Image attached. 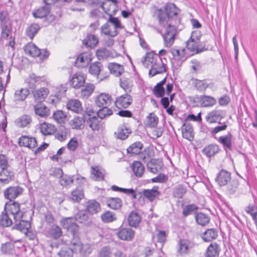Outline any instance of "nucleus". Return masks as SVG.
Listing matches in <instances>:
<instances>
[{
    "label": "nucleus",
    "mask_w": 257,
    "mask_h": 257,
    "mask_svg": "<svg viewBox=\"0 0 257 257\" xmlns=\"http://www.w3.org/2000/svg\"><path fill=\"white\" fill-rule=\"evenodd\" d=\"M180 10L173 3H169L163 7L156 8L153 16L159 21V25L163 28L162 36L164 45L170 47L174 43L176 29L175 25L180 23L179 15Z\"/></svg>",
    "instance_id": "f257e3e1"
},
{
    "label": "nucleus",
    "mask_w": 257,
    "mask_h": 257,
    "mask_svg": "<svg viewBox=\"0 0 257 257\" xmlns=\"http://www.w3.org/2000/svg\"><path fill=\"white\" fill-rule=\"evenodd\" d=\"M8 208L16 223L13 229L20 230L28 235L31 225L29 221L25 220L26 212L21 208L20 204L14 202L8 205Z\"/></svg>",
    "instance_id": "f03ea898"
},
{
    "label": "nucleus",
    "mask_w": 257,
    "mask_h": 257,
    "mask_svg": "<svg viewBox=\"0 0 257 257\" xmlns=\"http://www.w3.org/2000/svg\"><path fill=\"white\" fill-rule=\"evenodd\" d=\"M142 61L144 66L151 68L149 75L151 77L162 74L166 71L165 64L160 56L153 52L147 53Z\"/></svg>",
    "instance_id": "7ed1b4c3"
},
{
    "label": "nucleus",
    "mask_w": 257,
    "mask_h": 257,
    "mask_svg": "<svg viewBox=\"0 0 257 257\" xmlns=\"http://www.w3.org/2000/svg\"><path fill=\"white\" fill-rule=\"evenodd\" d=\"M200 37L198 31H193L190 39L186 42L187 49L195 53L203 51L205 48L200 44Z\"/></svg>",
    "instance_id": "20e7f679"
},
{
    "label": "nucleus",
    "mask_w": 257,
    "mask_h": 257,
    "mask_svg": "<svg viewBox=\"0 0 257 257\" xmlns=\"http://www.w3.org/2000/svg\"><path fill=\"white\" fill-rule=\"evenodd\" d=\"M61 223L64 228L71 233L72 235H79V226L74 222V219L72 217L63 218L61 220Z\"/></svg>",
    "instance_id": "39448f33"
},
{
    "label": "nucleus",
    "mask_w": 257,
    "mask_h": 257,
    "mask_svg": "<svg viewBox=\"0 0 257 257\" xmlns=\"http://www.w3.org/2000/svg\"><path fill=\"white\" fill-rule=\"evenodd\" d=\"M23 191L24 189L18 185L10 186L5 190L4 197L5 198L12 201L22 195Z\"/></svg>",
    "instance_id": "423d86ee"
},
{
    "label": "nucleus",
    "mask_w": 257,
    "mask_h": 257,
    "mask_svg": "<svg viewBox=\"0 0 257 257\" xmlns=\"http://www.w3.org/2000/svg\"><path fill=\"white\" fill-rule=\"evenodd\" d=\"M132 96L128 93H125L116 98L114 104L118 109L126 108L132 104Z\"/></svg>",
    "instance_id": "0eeeda50"
},
{
    "label": "nucleus",
    "mask_w": 257,
    "mask_h": 257,
    "mask_svg": "<svg viewBox=\"0 0 257 257\" xmlns=\"http://www.w3.org/2000/svg\"><path fill=\"white\" fill-rule=\"evenodd\" d=\"M14 173L10 169V167L2 169L0 171V183L7 184L14 180Z\"/></svg>",
    "instance_id": "6e6552de"
},
{
    "label": "nucleus",
    "mask_w": 257,
    "mask_h": 257,
    "mask_svg": "<svg viewBox=\"0 0 257 257\" xmlns=\"http://www.w3.org/2000/svg\"><path fill=\"white\" fill-rule=\"evenodd\" d=\"M135 231L131 228H122L117 232V237L121 240L131 241L134 238Z\"/></svg>",
    "instance_id": "1a4fd4ad"
},
{
    "label": "nucleus",
    "mask_w": 257,
    "mask_h": 257,
    "mask_svg": "<svg viewBox=\"0 0 257 257\" xmlns=\"http://www.w3.org/2000/svg\"><path fill=\"white\" fill-rule=\"evenodd\" d=\"M112 103L111 96L107 93H101L95 99L96 105L99 107L109 106Z\"/></svg>",
    "instance_id": "9d476101"
},
{
    "label": "nucleus",
    "mask_w": 257,
    "mask_h": 257,
    "mask_svg": "<svg viewBox=\"0 0 257 257\" xmlns=\"http://www.w3.org/2000/svg\"><path fill=\"white\" fill-rule=\"evenodd\" d=\"M230 180V173L224 170L219 171L215 178L216 182L220 186H225Z\"/></svg>",
    "instance_id": "9b49d317"
},
{
    "label": "nucleus",
    "mask_w": 257,
    "mask_h": 257,
    "mask_svg": "<svg viewBox=\"0 0 257 257\" xmlns=\"http://www.w3.org/2000/svg\"><path fill=\"white\" fill-rule=\"evenodd\" d=\"M63 234L61 228L56 224L51 225L47 228L46 231V234L47 237L54 239L59 238Z\"/></svg>",
    "instance_id": "f8f14e48"
},
{
    "label": "nucleus",
    "mask_w": 257,
    "mask_h": 257,
    "mask_svg": "<svg viewBox=\"0 0 257 257\" xmlns=\"http://www.w3.org/2000/svg\"><path fill=\"white\" fill-rule=\"evenodd\" d=\"M85 81L84 75L80 72L75 73L70 80L71 85L74 88H79L82 86Z\"/></svg>",
    "instance_id": "ddd939ff"
},
{
    "label": "nucleus",
    "mask_w": 257,
    "mask_h": 257,
    "mask_svg": "<svg viewBox=\"0 0 257 257\" xmlns=\"http://www.w3.org/2000/svg\"><path fill=\"white\" fill-rule=\"evenodd\" d=\"M178 245V251L181 254H188L194 246L193 242L187 239L180 240Z\"/></svg>",
    "instance_id": "4468645a"
},
{
    "label": "nucleus",
    "mask_w": 257,
    "mask_h": 257,
    "mask_svg": "<svg viewBox=\"0 0 257 257\" xmlns=\"http://www.w3.org/2000/svg\"><path fill=\"white\" fill-rule=\"evenodd\" d=\"M91 61V56L88 53L80 54L75 60V66L78 67L87 66Z\"/></svg>",
    "instance_id": "2eb2a0df"
},
{
    "label": "nucleus",
    "mask_w": 257,
    "mask_h": 257,
    "mask_svg": "<svg viewBox=\"0 0 257 257\" xmlns=\"http://www.w3.org/2000/svg\"><path fill=\"white\" fill-rule=\"evenodd\" d=\"M19 145L20 146L26 147L33 149L37 146V143L35 138L23 136L20 138Z\"/></svg>",
    "instance_id": "dca6fc26"
},
{
    "label": "nucleus",
    "mask_w": 257,
    "mask_h": 257,
    "mask_svg": "<svg viewBox=\"0 0 257 257\" xmlns=\"http://www.w3.org/2000/svg\"><path fill=\"white\" fill-rule=\"evenodd\" d=\"M182 137L191 141L194 139V133L192 125L190 123L186 122L184 123L181 128Z\"/></svg>",
    "instance_id": "f3484780"
},
{
    "label": "nucleus",
    "mask_w": 257,
    "mask_h": 257,
    "mask_svg": "<svg viewBox=\"0 0 257 257\" xmlns=\"http://www.w3.org/2000/svg\"><path fill=\"white\" fill-rule=\"evenodd\" d=\"M9 204H6L5 209L1 213L0 215V224L3 227H9L11 226L13 223L12 220L9 217V213L11 214L8 208V205Z\"/></svg>",
    "instance_id": "a211bd4d"
},
{
    "label": "nucleus",
    "mask_w": 257,
    "mask_h": 257,
    "mask_svg": "<svg viewBox=\"0 0 257 257\" xmlns=\"http://www.w3.org/2000/svg\"><path fill=\"white\" fill-rule=\"evenodd\" d=\"M142 221L140 214L136 211H132L128 215L127 222L130 226L137 227Z\"/></svg>",
    "instance_id": "6ab92c4d"
},
{
    "label": "nucleus",
    "mask_w": 257,
    "mask_h": 257,
    "mask_svg": "<svg viewBox=\"0 0 257 257\" xmlns=\"http://www.w3.org/2000/svg\"><path fill=\"white\" fill-rule=\"evenodd\" d=\"M232 135L231 133H228L226 135L219 137L217 141L222 145L224 150L227 151V150H232Z\"/></svg>",
    "instance_id": "aec40b11"
},
{
    "label": "nucleus",
    "mask_w": 257,
    "mask_h": 257,
    "mask_svg": "<svg viewBox=\"0 0 257 257\" xmlns=\"http://www.w3.org/2000/svg\"><path fill=\"white\" fill-rule=\"evenodd\" d=\"M220 148L218 145L212 144L204 147L203 149L202 152L208 158H211L214 156L220 151Z\"/></svg>",
    "instance_id": "412c9836"
},
{
    "label": "nucleus",
    "mask_w": 257,
    "mask_h": 257,
    "mask_svg": "<svg viewBox=\"0 0 257 257\" xmlns=\"http://www.w3.org/2000/svg\"><path fill=\"white\" fill-rule=\"evenodd\" d=\"M199 102L203 107H209L214 106L216 103V100L211 96L202 95L198 98Z\"/></svg>",
    "instance_id": "4be33fe9"
},
{
    "label": "nucleus",
    "mask_w": 257,
    "mask_h": 257,
    "mask_svg": "<svg viewBox=\"0 0 257 257\" xmlns=\"http://www.w3.org/2000/svg\"><path fill=\"white\" fill-rule=\"evenodd\" d=\"M85 119L84 117L76 116L69 121V124L74 130H82L85 127Z\"/></svg>",
    "instance_id": "5701e85b"
},
{
    "label": "nucleus",
    "mask_w": 257,
    "mask_h": 257,
    "mask_svg": "<svg viewBox=\"0 0 257 257\" xmlns=\"http://www.w3.org/2000/svg\"><path fill=\"white\" fill-rule=\"evenodd\" d=\"M68 109L77 113H80L82 110V106L81 102L78 99H70L67 103Z\"/></svg>",
    "instance_id": "b1692460"
},
{
    "label": "nucleus",
    "mask_w": 257,
    "mask_h": 257,
    "mask_svg": "<svg viewBox=\"0 0 257 257\" xmlns=\"http://www.w3.org/2000/svg\"><path fill=\"white\" fill-rule=\"evenodd\" d=\"M95 86L92 83H86L81 88L80 97L83 99H87L93 93Z\"/></svg>",
    "instance_id": "393cba45"
},
{
    "label": "nucleus",
    "mask_w": 257,
    "mask_h": 257,
    "mask_svg": "<svg viewBox=\"0 0 257 257\" xmlns=\"http://www.w3.org/2000/svg\"><path fill=\"white\" fill-rule=\"evenodd\" d=\"M101 33L112 37H115L118 34L117 31L107 22L101 27Z\"/></svg>",
    "instance_id": "a878e982"
},
{
    "label": "nucleus",
    "mask_w": 257,
    "mask_h": 257,
    "mask_svg": "<svg viewBox=\"0 0 257 257\" xmlns=\"http://www.w3.org/2000/svg\"><path fill=\"white\" fill-rule=\"evenodd\" d=\"M220 248L218 244L215 242L211 243L207 248L206 257H216L219 255Z\"/></svg>",
    "instance_id": "bb28decb"
},
{
    "label": "nucleus",
    "mask_w": 257,
    "mask_h": 257,
    "mask_svg": "<svg viewBox=\"0 0 257 257\" xmlns=\"http://www.w3.org/2000/svg\"><path fill=\"white\" fill-rule=\"evenodd\" d=\"M131 131L124 125H121L118 126L116 132L114 133L115 137L120 140H125L127 138Z\"/></svg>",
    "instance_id": "cd10ccee"
},
{
    "label": "nucleus",
    "mask_w": 257,
    "mask_h": 257,
    "mask_svg": "<svg viewBox=\"0 0 257 257\" xmlns=\"http://www.w3.org/2000/svg\"><path fill=\"white\" fill-rule=\"evenodd\" d=\"M100 205L98 202L95 200H91L86 203V210L90 214H96L100 211Z\"/></svg>",
    "instance_id": "c85d7f7f"
},
{
    "label": "nucleus",
    "mask_w": 257,
    "mask_h": 257,
    "mask_svg": "<svg viewBox=\"0 0 257 257\" xmlns=\"http://www.w3.org/2000/svg\"><path fill=\"white\" fill-rule=\"evenodd\" d=\"M35 113L42 117H46L49 115V109L45 105L39 103L34 106Z\"/></svg>",
    "instance_id": "c756f323"
},
{
    "label": "nucleus",
    "mask_w": 257,
    "mask_h": 257,
    "mask_svg": "<svg viewBox=\"0 0 257 257\" xmlns=\"http://www.w3.org/2000/svg\"><path fill=\"white\" fill-rule=\"evenodd\" d=\"M144 145L140 142H137L132 144L127 149V153L131 155V156L136 155L139 154L142 149H143Z\"/></svg>",
    "instance_id": "7c9ffc66"
},
{
    "label": "nucleus",
    "mask_w": 257,
    "mask_h": 257,
    "mask_svg": "<svg viewBox=\"0 0 257 257\" xmlns=\"http://www.w3.org/2000/svg\"><path fill=\"white\" fill-rule=\"evenodd\" d=\"M24 50L26 54L33 57H38L41 54V50L33 43H29L26 45Z\"/></svg>",
    "instance_id": "2f4dec72"
},
{
    "label": "nucleus",
    "mask_w": 257,
    "mask_h": 257,
    "mask_svg": "<svg viewBox=\"0 0 257 257\" xmlns=\"http://www.w3.org/2000/svg\"><path fill=\"white\" fill-rule=\"evenodd\" d=\"M131 168L134 174L136 177L140 178L143 176L145 171V168L140 162H134L131 166Z\"/></svg>",
    "instance_id": "473e14b6"
},
{
    "label": "nucleus",
    "mask_w": 257,
    "mask_h": 257,
    "mask_svg": "<svg viewBox=\"0 0 257 257\" xmlns=\"http://www.w3.org/2000/svg\"><path fill=\"white\" fill-rule=\"evenodd\" d=\"M87 125L89 126L93 131H98L100 127V121L96 116L89 117L86 120Z\"/></svg>",
    "instance_id": "72a5a7b5"
},
{
    "label": "nucleus",
    "mask_w": 257,
    "mask_h": 257,
    "mask_svg": "<svg viewBox=\"0 0 257 257\" xmlns=\"http://www.w3.org/2000/svg\"><path fill=\"white\" fill-rule=\"evenodd\" d=\"M222 118L221 111L218 110H214L208 113L206 117V120L209 123L216 122Z\"/></svg>",
    "instance_id": "f704fd0d"
},
{
    "label": "nucleus",
    "mask_w": 257,
    "mask_h": 257,
    "mask_svg": "<svg viewBox=\"0 0 257 257\" xmlns=\"http://www.w3.org/2000/svg\"><path fill=\"white\" fill-rule=\"evenodd\" d=\"M98 43V38L93 34H88L83 40V43L87 47L91 48L95 47Z\"/></svg>",
    "instance_id": "c9c22d12"
},
{
    "label": "nucleus",
    "mask_w": 257,
    "mask_h": 257,
    "mask_svg": "<svg viewBox=\"0 0 257 257\" xmlns=\"http://www.w3.org/2000/svg\"><path fill=\"white\" fill-rule=\"evenodd\" d=\"M218 236V231L215 229H208L202 235V238L206 242L215 239Z\"/></svg>",
    "instance_id": "e433bc0d"
},
{
    "label": "nucleus",
    "mask_w": 257,
    "mask_h": 257,
    "mask_svg": "<svg viewBox=\"0 0 257 257\" xmlns=\"http://www.w3.org/2000/svg\"><path fill=\"white\" fill-rule=\"evenodd\" d=\"M56 131L55 126L50 123L44 122L40 125V132L44 135H51Z\"/></svg>",
    "instance_id": "4c0bfd02"
},
{
    "label": "nucleus",
    "mask_w": 257,
    "mask_h": 257,
    "mask_svg": "<svg viewBox=\"0 0 257 257\" xmlns=\"http://www.w3.org/2000/svg\"><path fill=\"white\" fill-rule=\"evenodd\" d=\"M29 94V90L27 88H21L17 90L14 94V100L16 102L24 101Z\"/></svg>",
    "instance_id": "58836bf2"
},
{
    "label": "nucleus",
    "mask_w": 257,
    "mask_h": 257,
    "mask_svg": "<svg viewBox=\"0 0 257 257\" xmlns=\"http://www.w3.org/2000/svg\"><path fill=\"white\" fill-rule=\"evenodd\" d=\"M194 87L200 92H205L207 88L209 87V84L207 83L206 80H199L195 79L193 81Z\"/></svg>",
    "instance_id": "ea45409f"
},
{
    "label": "nucleus",
    "mask_w": 257,
    "mask_h": 257,
    "mask_svg": "<svg viewBox=\"0 0 257 257\" xmlns=\"http://www.w3.org/2000/svg\"><path fill=\"white\" fill-rule=\"evenodd\" d=\"M107 205L114 210H117L122 206V201L119 198H110L106 201Z\"/></svg>",
    "instance_id": "a19ab883"
},
{
    "label": "nucleus",
    "mask_w": 257,
    "mask_h": 257,
    "mask_svg": "<svg viewBox=\"0 0 257 257\" xmlns=\"http://www.w3.org/2000/svg\"><path fill=\"white\" fill-rule=\"evenodd\" d=\"M104 170L98 166L91 167V173L95 180H102L104 178Z\"/></svg>",
    "instance_id": "79ce46f5"
},
{
    "label": "nucleus",
    "mask_w": 257,
    "mask_h": 257,
    "mask_svg": "<svg viewBox=\"0 0 257 257\" xmlns=\"http://www.w3.org/2000/svg\"><path fill=\"white\" fill-rule=\"evenodd\" d=\"M102 70V65L99 62H95L91 63L89 68V73L95 76H98Z\"/></svg>",
    "instance_id": "37998d69"
},
{
    "label": "nucleus",
    "mask_w": 257,
    "mask_h": 257,
    "mask_svg": "<svg viewBox=\"0 0 257 257\" xmlns=\"http://www.w3.org/2000/svg\"><path fill=\"white\" fill-rule=\"evenodd\" d=\"M120 86L126 93H129L132 90L133 82L130 79L122 77L120 78Z\"/></svg>",
    "instance_id": "c03bdc74"
},
{
    "label": "nucleus",
    "mask_w": 257,
    "mask_h": 257,
    "mask_svg": "<svg viewBox=\"0 0 257 257\" xmlns=\"http://www.w3.org/2000/svg\"><path fill=\"white\" fill-rule=\"evenodd\" d=\"M226 185L227 193L229 195L233 194L238 187L239 182L236 179L230 180Z\"/></svg>",
    "instance_id": "a18cd8bd"
},
{
    "label": "nucleus",
    "mask_w": 257,
    "mask_h": 257,
    "mask_svg": "<svg viewBox=\"0 0 257 257\" xmlns=\"http://www.w3.org/2000/svg\"><path fill=\"white\" fill-rule=\"evenodd\" d=\"M144 196L151 201H153L155 198L158 196L160 193L158 190V188L154 187L152 189L145 190L143 192Z\"/></svg>",
    "instance_id": "49530a36"
},
{
    "label": "nucleus",
    "mask_w": 257,
    "mask_h": 257,
    "mask_svg": "<svg viewBox=\"0 0 257 257\" xmlns=\"http://www.w3.org/2000/svg\"><path fill=\"white\" fill-rule=\"evenodd\" d=\"M49 93V91L47 88L42 87L36 90L34 94V96L36 100L41 101L47 96Z\"/></svg>",
    "instance_id": "de8ad7c7"
},
{
    "label": "nucleus",
    "mask_w": 257,
    "mask_h": 257,
    "mask_svg": "<svg viewBox=\"0 0 257 257\" xmlns=\"http://www.w3.org/2000/svg\"><path fill=\"white\" fill-rule=\"evenodd\" d=\"M31 121L32 119L29 115H23L15 121V123L17 126L24 127L27 126Z\"/></svg>",
    "instance_id": "09e8293b"
},
{
    "label": "nucleus",
    "mask_w": 257,
    "mask_h": 257,
    "mask_svg": "<svg viewBox=\"0 0 257 257\" xmlns=\"http://www.w3.org/2000/svg\"><path fill=\"white\" fill-rule=\"evenodd\" d=\"M108 68L110 73L116 76L120 75L123 71L122 65L115 63H110L108 65Z\"/></svg>",
    "instance_id": "8fccbe9b"
},
{
    "label": "nucleus",
    "mask_w": 257,
    "mask_h": 257,
    "mask_svg": "<svg viewBox=\"0 0 257 257\" xmlns=\"http://www.w3.org/2000/svg\"><path fill=\"white\" fill-rule=\"evenodd\" d=\"M40 30L39 26L37 24H32L26 29V34L31 39H33Z\"/></svg>",
    "instance_id": "3c124183"
},
{
    "label": "nucleus",
    "mask_w": 257,
    "mask_h": 257,
    "mask_svg": "<svg viewBox=\"0 0 257 257\" xmlns=\"http://www.w3.org/2000/svg\"><path fill=\"white\" fill-rule=\"evenodd\" d=\"M102 221L104 223L112 222L116 220V217L115 213L106 211L103 213L101 215Z\"/></svg>",
    "instance_id": "603ef678"
},
{
    "label": "nucleus",
    "mask_w": 257,
    "mask_h": 257,
    "mask_svg": "<svg viewBox=\"0 0 257 257\" xmlns=\"http://www.w3.org/2000/svg\"><path fill=\"white\" fill-rule=\"evenodd\" d=\"M158 122V117L153 113H150L147 117L146 125L150 127H156Z\"/></svg>",
    "instance_id": "864d4df0"
},
{
    "label": "nucleus",
    "mask_w": 257,
    "mask_h": 257,
    "mask_svg": "<svg viewBox=\"0 0 257 257\" xmlns=\"http://www.w3.org/2000/svg\"><path fill=\"white\" fill-rule=\"evenodd\" d=\"M195 219L197 223L202 226H204L209 223V218L203 213H197L195 215Z\"/></svg>",
    "instance_id": "5fc2aeb1"
},
{
    "label": "nucleus",
    "mask_w": 257,
    "mask_h": 257,
    "mask_svg": "<svg viewBox=\"0 0 257 257\" xmlns=\"http://www.w3.org/2000/svg\"><path fill=\"white\" fill-rule=\"evenodd\" d=\"M84 197L83 191L79 188H76L71 192V199L74 202H79Z\"/></svg>",
    "instance_id": "6e6d98bb"
},
{
    "label": "nucleus",
    "mask_w": 257,
    "mask_h": 257,
    "mask_svg": "<svg viewBox=\"0 0 257 257\" xmlns=\"http://www.w3.org/2000/svg\"><path fill=\"white\" fill-rule=\"evenodd\" d=\"M53 119L59 123H64L65 122L66 115L62 110H58L53 113Z\"/></svg>",
    "instance_id": "4d7b16f0"
},
{
    "label": "nucleus",
    "mask_w": 257,
    "mask_h": 257,
    "mask_svg": "<svg viewBox=\"0 0 257 257\" xmlns=\"http://www.w3.org/2000/svg\"><path fill=\"white\" fill-rule=\"evenodd\" d=\"M111 189L114 191H119L127 195H131L134 199L137 197L136 193L133 189L122 188L115 185H113L111 186Z\"/></svg>",
    "instance_id": "13d9d810"
},
{
    "label": "nucleus",
    "mask_w": 257,
    "mask_h": 257,
    "mask_svg": "<svg viewBox=\"0 0 257 257\" xmlns=\"http://www.w3.org/2000/svg\"><path fill=\"white\" fill-rule=\"evenodd\" d=\"M73 250L67 246H62L58 252L59 257H73Z\"/></svg>",
    "instance_id": "bf43d9fd"
},
{
    "label": "nucleus",
    "mask_w": 257,
    "mask_h": 257,
    "mask_svg": "<svg viewBox=\"0 0 257 257\" xmlns=\"http://www.w3.org/2000/svg\"><path fill=\"white\" fill-rule=\"evenodd\" d=\"M187 192L186 188L182 185H179L174 189L173 196L177 198H182Z\"/></svg>",
    "instance_id": "052dcab7"
},
{
    "label": "nucleus",
    "mask_w": 257,
    "mask_h": 257,
    "mask_svg": "<svg viewBox=\"0 0 257 257\" xmlns=\"http://www.w3.org/2000/svg\"><path fill=\"white\" fill-rule=\"evenodd\" d=\"M184 51V49L180 50L176 48H172L170 50L174 59L178 60H183L185 59Z\"/></svg>",
    "instance_id": "680f3d73"
},
{
    "label": "nucleus",
    "mask_w": 257,
    "mask_h": 257,
    "mask_svg": "<svg viewBox=\"0 0 257 257\" xmlns=\"http://www.w3.org/2000/svg\"><path fill=\"white\" fill-rule=\"evenodd\" d=\"M74 220L85 223L88 220V216L84 211L81 210L75 215Z\"/></svg>",
    "instance_id": "e2e57ef3"
},
{
    "label": "nucleus",
    "mask_w": 257,
    "mask_h": 257,
    "mask_svg": "<svg viewBox=\"0 0 257 257\" xmlns=\"http://www.w3.org/2000/svg\"><path fill=\"white\" fill-rule=\"evenodd\" d=\"M198 209V206L195 204H189L183 208L182 214L184 216L186 217L192 214L194 211L197 210Z\"/></svg>",
    "instance_id": "0e129e2a"
},
{
    "label": "nucleus",
    "mask_w": 257,
    "mask_h": 257,
    "mask_svg": "<svg viewBox=\"0 0 257 257\" xmlns=\"http://www.w3.org/2000/svg\"><path fill=\"white\" fill-rule=\"evenodd\" d=\"M108 106H105L104 107H101L97 112V115L98 117L100 118L101 119H103L106 116H108L112 114V111L111 109H109L108 108Z\"/></svg>",
    "instance_id": "69168bd1"
},
{
    "label": "nucleus",
    "mask_w": 257,
    "mask_h": 257,
    "mask_svg": "<svg viewBox=\"0 0 257 257\" xmlns=\"http://www.w3.org/2000/svg\"><path fill=\"white\" fill-rule=\"evenodd\" d=\"M153 93L156 97H162L165 94V91L164 86L156 84L153 89Z\"/></svg>",
    "instance_id": "338daca9"
},
{
    "label": "nucleus",
    "mask_w": 257,
    "mask_h": 257,
    "mask_svg": "<svg viewBox=\"0 0 257 257\" xmlns=\"http://www.w3.org/2000/svg\"><path fill=\"white\" fill-rule=\"evenodd\" d=\"M244 210L247 214L251 216L252 219L257 216V207L255 205H248L244 208Z\"/></svg>",
    "instance_id": "774afa93"
}]
</instances>
